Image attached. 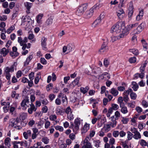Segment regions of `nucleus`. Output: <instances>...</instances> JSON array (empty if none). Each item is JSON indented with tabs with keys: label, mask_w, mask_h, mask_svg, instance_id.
Returning a JSON list of instances; mask_svg holds the SVG:
<instances>
[{
	"label": "nucleus",
	"mask_w": 148,
	"mask_h": 148,
	"mask_svg": "<svg viewBox=\"0 0 148 148\" xmlns=\"http://www.w3.org/2000/svg\"><path fill=\"white\" fill-rule=\"evenodd\" d=\"M17 41L20 45L22 46V49L23 50L22 52V55H26L28 53V51L27 50H25L26 48L27 49H29L31 45V44L29 43L26 44L28 41L27 37H25L23 39H22L21 37H18V38Z\"/></svg>",
	"instance_id": "obj_1"
},
{
	"label": "nucleus",
	"mask_w": 148,
	"mask_h": 148,
	"mask_svg": "<svg viewBox=\"0 0 148 148\" xmlns=\"http://www.w3.org/2000/svg\"><path fill=\"white\" fill-rule=\"evenodd\" d=\"M99 4H97L94 6L89 10L87 11L85 14V17L86 18H90L92 15L93 12H95L96 10L99 9Z\"/></svg>",
	"instance_id": "obj_2"
},
{
	"label": "nucleus",
	"mask_w": 148,
	"mask_h": 148,
	"mask_svg": "<svg viewBox=\"0 0 148 148\" xmlns=\"http://www.w3.org/2000/svg\"><path fill=\"white\" fill-rule=\"evenodd\" d=\"M87 6V4L86 3L80 5L76 11V14L79 16L82 15L86 9Z\"/></svg>",
	"instance_id": "obj_3"
},
{
	"label": "nucleus",
	"mask_w": 148,
	"mask_h": 148,
	"mask_svg": "<svg viewBox=\"0 0 148 148\" xmlns=\"http://www.w3.org/2000/svg\"><path fill=\"white\" fill-rule=\"evenodd\" d=\"M122 23L118 22L114 25H113L111 28V32L114 34H117L120 32L121 26Z\"/></svg>",
	"instance_id": "obj_4"
},
{
	"label": "nucleus",
	"mask_w": 148,
	"mask_h": 148,
	"mask_svg": "<svg viewBox=\"0 0 148 148\" xmlns=\"http://www.w3.org/2000/svg\"><path fill=\"white\" fill-rule=\"evenodd\" d=\"M65 112L67 114V118L70 121H72L74 119V115L73 114V111L70 107H67L65 109Z\"/></svg>",
	"instance_id": "obj_5"
},
{
	"label": "nucleus",
	"mask_w": 148,
	"mask_h": 148,
	"mask_svg": "<svg viewBox=\"0 0 148 148\" xmlns=\"http://www.w3.org/2000/svg\"><path fill=\"white\" fill-rule=\"evenodd\" d=\"M29 99L28 97H26L23 100L21 103V106L23 110H26L27 107H29L30 105Z\"/></svg>",
	"instance_id": "obj_6"
},
{
	"label": "nucleus",
	"mask_w": 148,
	"mask_h": 148,
	"mask_svg": "<svg viewBox=\"0 0 148 148\" xmlns=\"http://www.w3.org/2000/svg\"><path fill=\"white\" fill-rule=\"evenodd\" d=\"M31 18L29 16H23L22 18L21 25H25L28 27L31 21Z\"/></svg>",
	"instance_id": "obj_7"
},
{
	"label": "nucleus",
	"mask_w": 148,
	"mask_h": 148,
	"mask_svg": "<svg viewBox=\"0 0 148 148\" xmlns=\"http://www.w3.org/2000/svg\"><path fill=\"white\" fill-rule=\"evenodd\" d=\"M74 49V46L71 44H69L66 46H65L63 48V52L65 53L66 51L67 53H68L73 50Z\"/></svg>",
	"instance_id": "obj_8"
},
{
	"label": "nucleus",
	"mask_w": 148,
	"mask_h": 148,
	"mask_svg": "<svg viewBox=\"0 0 148 148\" xmlns=\"http://www.w3.org/2000/svg\"><path fill=\"white\" fill-rule=\"evenodd\" d=\"M123 27L122 29L121 33L119 35V38H123L126 37L129 33V31L130 30L127 27Z\"/></svg>",
	"instance_id": "obj_9"
},
{
	"label": "nucleus",
	"mask_w": 148,
	"mask_h": 148,
	"mask_svg": "<svg viewBox=\"0 0 148 148\" xmlns=\"http://www.w3.org/2000/svg\"><path fill=\"white\" fill-rule=\"evenodd\" d=\"M18 119H16L13 118L11 119L10 121L9 126L12 127L14 126V127L19 129V127L18 126H15L18 124Z\"/></svg>",
	"instance_id": "obj_10"
},
{
	"label": "nucleus",
	"mask_w": 148,
	"mask_h": 148,
	"mask_svg": "<svg viewBox=\"0 0 148 148\" xmlns=\"http://www.w3.org/2000/svg\"><path fill=\"white\" fill-rule=\"evenodd\" d=\"M146 25L145 22H143L134 31V34H139L143 30V27Z\"/></svg>",
	"instance_id": "obj_11"
},
{
	"label": "nucleus",
	"mask_w": 148,
	"mask_h": 148,
	"mask_svg": "<svg viewBox=\"0 0 148 148\" xmlns=\"http://www.w3.org/2000/svg\"><path fill=\"white\" fill-rule=\"evenodd\" d=\"M134 7L133 3L132 2H130L129 3V7L128 8V15L129 19H131L132 17V16L134 12Z\"/></svg>",
	"instance_id": "obj_12"
},
{
	"label": "nucleus",
	"mask_w": 148,
	"mask_h": 148,
	"mask_svg": "<svg viewBox=\"0 0 148 148\" xmlns=\"http://www.w3.org/2000/svg\"><path fill=\"white\" fill-rule=\"evenodd\" d=\"M58 97L59 98L62 97V101L64 104H66L67 103V98L66 95L63 92H60L58 95Z\"/></svg>",
	"instance_id": "obj_13"
},
{
	"label": "nucleus",
	"mask_w": 148,
	"mask_h": 148,
	"mask_svg": "<svg viewBox=\"0 0 148 148\" xmlns=\"http://www.w3.org/2000/svg\"><path fill=\"white\" fill-rule=\"evenodd\" d=\"M80 77H77L73 82L71 83L70 85L73 88L76 86H80V83H79V81L80 79Z\"/></svg>",
	"instance_id": "obj_14"
},
{
	"label": "nucleus",
	"mask_w": 148,
	"mask_h": 148,
	"mask_svg": "<svg viewBox=\"0 0 148 148\" xmlns=\"http://www.w3.org/2000/svg\"><path fill=\"white\" fill-rule=\"evenodd\" d=\"M47 38L45 37H43L41 38V44L42 48L43 50H47Z\"/></svg>",
	"instance_id": "obj_15"
},
{
	"label": "nucleus",
	"mask_w": 148,
	"mask_h": 148,
	"mask_svg": "<svg viewBox=\"0 0 148 148\" xmlns=\"http://www.w3.org/2000/svg\"><path fill=\"white\" fill-rule=\"evenodd\" d=\"M79 126L74 123L73 124H71L70 128L73 129L74 133L76 134L77 133L79 129Z\"/></svg>",
	"instance_id": "obj_16"
},
{
	"label": "nucleus",
	"mask_w": 148,
	"mask_h": 148,
	"mask_svg": "<svg viewBox=\"0 0 148 148\" xmlns=\"http://www.w3.org/2000/svg\"><path fill=\"white\" fill-rule=\"evenodd\" d=\"M29 106H30V108L28 109V112L29 114H31L32 113L33 111H36L37 108L35 107L33 103H31L29 105Z\"/></svg>",
	"instance_id": "obj_17"
},
{
	"label": "nucleus",
	"mask_w": 148,
	"mask_h": 148,
	"mask_svg": "<svg viewBox=\"0 0 148 148\" xmlns=\"http://www.w3.org/2000/svg\"><path fill=\"white\" fill-rule=\"evenodd\" d=\"M108 50V47L105 44H103L99 51L100 53L102 54L104 52H107Z\"/></svg>",
	"instance_id": "obj_18"
},
{
	"label": "nucleus",
	"mask_w": 148,
	"mask_h": 148,
	"mask_svg": "<svg viewBox=\"0 0 148 148\" xmlns=\"http://www.w3.org/2000/svg\"><path fill=\"white\" fill-rule=\"evenodd\" d=\"M43 16V14H39L37 15L36 17V21L37 23L39 25L42 24V19Z\"/></svg>",
	"instance_id": "obj_19"
},
{
	"label": "nucleus",
	"mask_w": 148,
	"mask_h": 148,
	"mask_svg": "<svg viewBox=\"0 0 148 148\" xmlns=\"http://www.w3.org/2000/svg\"><path fill=\"white\" fill-rule=\"evenodd\" d=\"M112 122L110 124L111 125L112 127H115L117 124V121L116 120L117 119L116 118H115L114 116H112L110 118Z\"/></svg>",
	"instance_id": "obj_20"
},
{
	"label": "nucleus",
	"mask_w": 148,
	"mask_h": 148,
	"mask_svg": "<svg viewBox=\"0 0 148 148\" xmlns=\"http://www.w3.org/2000/svg\"><path fill=\"white\" fill-rule=\"evenodd\" d=\"M101 20L100 18L96 19L92 23V27L94 28L97 27L101 23Z\"/></svg>",
	"instance_id": "obj_21"
},
{
	"label": "nucleus",
	"mask_w": 148,
	"mask_h": 148,
	"mask_svg": "<svg viewBox=\"0 0 148 148\" xmlns=\"http://www.w3.org/2000/svg\"><path fill=\"white\" fill-rule=\"evenodd\" d=\"M90 128V124L86 123L82 130V133H85L87 132Z\"/></svg>",
	"instance_id": "obj_22"
},
{
	"label": "nucleus",
	"mask_w": 148,
	"mask_h": 148,
	"mask_svg": "<svg viewBox=\"0 0 148 148\" xmlns=\"http://www.w3.org/2000/svg\"><path fill=\"white\" fill-rule=\"evenodd\" d=\"M120 107L121 108L120 111L123 114H125L128 112V111L126 106L122 105L120 106Z\"/></svg>",
	"instance_id": "obj_23"
},
{
	"label": "nucleus",
	"mask_w": 148,
	"mask_h": 148,
	"mask_svg": "<svg viewBox=\"0 0 148 148\" xmlns=\"http://www.w3.org/2000/svg\"><path fill=\"white\" fill-rule=\"evenodd\" d=\"M32 130L33 133L32 136V139H34L36 138L37 136V133L38 132V130L36 128H33Z\"/></svg>",
	"instance_id": "obj_24"
},
{
	"label": "nucleus",
	"mask_w": 148,
	"mask_h": 148,
	"mask_svg": "<svg viewBox=\"0 0 148 148\" xmlns=\"http://www.w3.org/2000/svg\"><path fill=\"white\" fill-rule=\"evenodd\" d=\"M106 117L104 116L102 118H101V119L98 122L97 124L98 127H101L103 124L106 122Z\"/></svg>",
	"instance_id": "obj_25"
},
{
	"label": "nucleus",
	"mask_w": 148,
	"mask_h": 148,
	"mask_svg": "<svg viewBox=\"0 0 148 148\" xmlns=\"http://www.w3.org/2000/svg\"><path fill=\"white\" fill-rule=\"evenodd\" d=\"M144 14V11L143 9L140 11L139 13L137 15L136 18V19L137 21H139L142 19L143 18Z\"/></svg>",
	"instance_id": "obj_26"
},
{
	"label": "nucleus",
	"mask_w": 148,
	"mask_h": 148,
	"mask_svg": "<svg viewBox=\"0 0 148 148\" xmlns=\"http://www.w3.org/2000/svg\"><path fill=\"white\" fill-rule=\"evenodd\" d=\"M23 136L25 139H27L29 136H31L32 134L31 131L30 130H28L27 132L23 133Z\"/></svg>",
	"instance_id": "obj_27"
},
{
	"label": "nucleus",
	"mask_w": 148,
	"mask_h": 148,
	"mask_svg": "<svg viewBox=\"0 0 148 148\" xmlns=\"http://www.w3.org/2000/svg\"><path fill=\"white\" fill-rule=\"evenodd\" d=\"M9 49H6L5 48H3L0 50V53L3 55V56H5L9 52Z\"/></svg>",
	"instance_id": "obj_28"
},
{
	"label": "nucleus",
	"mask_w": 148,
	"mask_h": 148,
	"mask_svg": "<svg viewBox=\"0 0 148 148\" xmlns=\"http://www.w3.org/2000/svg\"><path fill=\"white\" fill-rule=\"evenodd\" d=\"M15 27L14 25H12L9 27L6 31L5 29L4 30L5 33H7L9 34L11 33L15 29Z\"/></svg>",
	"instance_id": "obj_29"
},
{
	"label": "nucleus",
	"mask_w": 148,
	"mask_h": 148,
	"mask_svg": "<svg viewBox=\"0 0 148 148\" xmlns=\"http://www.w3.org/2000/svg\"><path fill=\"white\" fill-rule=\"evenodd\" d=\"M111 125L106 124L104 125L102 129L106 133H107L111 130Z\"/></svg>",
	"instance_id": "obj_30"
},
{
	"label": "nucleus",
	"mask_w": 148,
	"mask_h": 148,
	"mask_svg": "<svg viewBox=\"0 0 148 148\" xmlns=\"http://www.w3.org/2000/svg\"><path fill=\"white\" fill-rule=\"evenodd\" d=\"M89 89V87L88 86H86L85 87H81L80 88V92L83 94H85L87 93Z\"/></svg>",
	"instance_id": "obj_31"
},
{
	"label": "nucleus",
	"mask_w": 148,
	"mask_h": 148,
	"mask_svg": "<svg viewBox=\"0 0 148 148\" xmlns=\"http://www.w3.org/2000/svg\"><path fill=\"white\" fill-rule=\"evenodd\" d=\"M132 87L134 91H136L139 88V86L137 83L135 82H133L132 83Z\"/></svg>",
	"instance_id": "obj_32"
},
{
	"label": "nucleus",
	"mask_w": 148,
	"mask_h": 148,
	"mask_svg": "<svg viewBox=\"0 0 148 148\" xmlns=\"http://www.w3.org/2000/svg\"><path fill=\"white\" fill-rule=\"evenodd\" d=\"M145 74L144 73L142 72L140 73H136L134 75V79H137L138 77L141 78L143 79L144 77Z\"/></svg>",
	"instance_id": "obj_33"
},
{
	"label": "nucleus",
	"mask_w": 148,
	"mask_h": 148,
	"mask_svg": "<svg viewBox=\"0 0 148 148\" xmlns=\"http://www.w3.org/2000/svg\"><path fill=\"white\" fill-rule=\"evenodd\" d=\"M82 121L83 120L81 119L80 118L77 117L75 119L74 123L80 126Z\"/></svg>",
	"instance_id": "obj_34"
},
{
	"label": "nucleus",
	"mask_w": 148,
	"mask_h": 148,
	"mask_svg": "<svg viewBox=\"0 0 148 148\" xmlns=\"http://www.w3.org/2000/svg\"><path fill=\"white\" fill-rule=\"evenodd\" d=\"M125 13L123 10L122 9H120L116 12V14L117 16L119 18H121L122 14Z\"/></svg>",
	"instance_id": "obj_35"
},
{
	"label": "nucleus",
	"mask_w": 148,
	"mask_h": 148,
	"mask_svg": "<svg viewBox=\"0 0 148 148\" xmlns=\"http://www.w3.org/2000/svg\"><path fill=\"white\" fill-rule=\"evenodd\" d=\"M33 57L32 55H31L27 58L26 61L24 62V65L25 66H27L29 63V62L32 60Z\"/></svg>",
	"instance_id": "obj_36"
},
{
	"label": "nucleus",
	"mask_w": 148,
	"mask_h": 148,
	"mask_svg": "<svg viewBox=\"0 0 148 148\" xmlns=\"http://www.w3.org/2000/svg\"><path fill=\"white\" fill-rule=\"evenodd\" d=\"M110 93L115 97L117 96L119 93L117 90L114 88H113L110 90Z\"/></svg>",
	"instance_id": "obj_37"
},
{
	"label": "nucleus",
	"mask_w": 148,
	"mask_h": 148,
	"mask_svg": "<svg viewBox=\"0 0 148 148\" xmlns=\"http://www.w3.org/2000/svg\"><path fill=\"white\" fill-rule=\"evenodd\" d=\"M14 71V66L13 65L10 68L6 67L5 68V72H12Z\"/></svg>",
	"instance_id": "obj_38"
},
{
	"label": "nucleus",
	"mask_w": 148,
	"mask_h": 148,
	"mask_svg": "<svg viewBox=\"0 0 148 148\" xmlns=\"http://www.w3.org/2000/svg\"><path fill=\"white\" fill-rule=\"evenodd\" d=\"M27 114L26 113L22 112L20 114L19 118L21 120H25L27 117Z\"/></svg>",
	"instance_id": "obj_39"
},
{
	"label": "nucleus",
	"mask_w": 148,
	"mask_h": 148,
	"mask_svg": "<svg viewBox=\"0 0 148 148\" xmlns=\"http://www.w3.org/2000/svg\"><path fill=\"white\" fill-rule=\"evenodd\" d=\"M53 17L51 16L46 21V24L47 26H49L53 22Z\"/></svg>",
	"instance_id": "obj_40"
},
{
	"label": "nucleus",
	"mask_w": 148,
	"mask_h": 148,
	"mask_svg": "<svg viewBox=\"0 0 148 148\" xmlns=\"http://www.w3.org/2000/svg\"><path fill=\"white\" fill-rule=\"evenodd\" d=\"M25 7L27 9V10L26 11L27 13H29V9L31 8L32 5V3L29 2H26L25 3Z\"/></svg>",
	"instance_id": "obj_41"
},
{
	"label": "nucleus",
	"mask_w": 148,
	"mask_h": 148,
	"mask_svg": "<svg viewBox=\"0 0 148 148\" xmlns=\"http://www.w3.org/2000/svg\"><path fill=\"white\" fill-rule=\"evenodd\" d=\"M128 144V141L127 140L121 142V145L124 148H131V146L127 145Z\"/></svg>",
	"instance_id": "obj_42"
},
{
	"label": "nucleus",
	"mask_w": 148,
	"mask_h": 148,
	"mask_svg": "<svg viewBox=\"0 0 148 148\" xmlns=\"http://www.w3.org/2000/svg\"><path fill=\"white\" fill-rule=\"evenodd\" d=\"M10 139L8 137L6 138L5 140V145L7 146L8 147L10 146Z\"/></svg>",
	"instance_id": "obj_43"
},
{
	"label": "nucleus",
	"mask_w": 148,
	"mask_h": 148,
	"mask_svg": "<svg viewBox=\"0 0 148 148\" xmlns=\"http://www.w3.org/2000/svg\"><path fill=\"white\" fill-rule=\"evenodd\" d=\"M129 121V119L125 117H121V122L123 124H127Z\"/></svg>",
	"instance_id": "obj_44"
},
{
	"label": "nucleus",
	"mask_w": 148,
	"mask_h": 148,
	"mask_svg": "<svg viewBox=\"0 0 148 148\" xmlns=\"http://www.w3.org/2000/svg\"><path fill=\"white\" fill-rule=\"evenodd\" d=\"M123 99L122 97H119L118 99V101L119 104V106H121L122 105H124V103L123 102Z\"/></svg>",
	"instance_id": "obj_45"
},
{
	"label": "nucleus",
	"mask_w": 148,
	"mask_h": 148,
	"mask_svg": "<svg viewBox=\"0 0 148 148\" xmlns=\"http://www.w3.org/2000/svg\"><path fill=\"white\" fill-rule=\"evenodd\" d=\"M42 141L45 144H47L49 143V139L46 137H44L42 138Z\"/></svg>",
	"instance_id": "obj_46"
},
{
	"label": "nucleus",
	"mask_w": 148,
	"mask_h": 148,
	"mask_svg": "<svg viewBox=\"0 0 148 148\" xmlns=\"http://www.w3.org/2000/svg\"><path fill=\"white\" fill-rule=\"evenodd\" d=\"M101 69L99 67L95 66L92 69V71L95 73H99Z\"/></svg>",
	"instance_id": "obj_47"
},
{
	"label": "nucleus",
	"mask_w": 148,
	"mask_h": 148,
	"mask_svg": "<svg viewBox=\"0 0 148 148\" xmlns=\"http://www.w3.org/2000/svg\"><path fill=\"white\" fill-rule=\"evenodd\" d=\"M130 96L131 98L133 100H135L137 97V95L136 93L133 92V91L130 93Z\"/></svg>",
	"instance_id": "obj_48"
},
{
	"label": "nucleus",
	"mask_w": 148,
	"mask_h": 148,
	"mask_svg": "<svg viewBox=\"0 0 148 148\" xmlns=\"http://www.w3.org/2000/svg\"><path fill=\"white\" fill-rule=\"evenodd\" d=\"M132 91V90L131 88H129L127 90H125L123 93L124 96H128L129 93H131Z\"/></svg>",
	"instance_id": "obj_49"
},
{
	"label": "nucleus",
	"mask_w": 148,
	"mask_h": 148,
	"mask_svg": "<svg viewBox=\"0 0 148 148\" xmlns=\"http://www.w3.org/2000/svg\"><path fill=\"white\" fill-rule=\"evenodd\" d=\"M111 41L112 42H114L115 41L121 38H119V36H112L111 37Z\"/></svg>",
	"instance_id": "obj_50"
},
{
	"label": "nucleus",
	"mask_w": 148,
	"mask_h": 148,
	"mask_svg": "<svg viewBox=\"0 0 148 148\" xmlns=\"http://www.w3.org/2000/svg\"><path fill=\"white\" fill-rule=\"evenodd\" d=\"M113 110H116L119 108V106L116 104L113 103L112 104L111 107V108Z\"/></svg>",
	"instance_id": "obj_51"
},
{
	"label": "nucleus",
	"mask_w": 148,
	"mask_h": 148,
	"mask_svg": "<svg viewBox=\"0 0 148 148\" xmlns=\"http://www.w3.org/2000/svg\"><path fill=\"white\" fill-rule=\"evenodd\" d=\"M127 138L128 140H131L133 137V134L131 132L128 131L127 132Z\"/></svg>",
	"instance_id": "obj_52"
},
{
	"label": "nucleus",
	"mask_w": 148,
	"mask_h": 148,
	"mask_svg": "<svg viewBox=\"0 0 148 148\" xmlns=\"http://www.w3.org/2000/svg\"><path fill=\"white\" fill-rule=\"evenodd\" d=\"M55 129L57 130H59V131L62 132L64 130V128L63 127L60 126L56 125L55 126Z\"/></svg>",
	"instance_id": "obj_53"
},
{
	"label": "nucleus",
	"mask_w": 148,
	"mask_h": 148,
	"mask_svg": "<svg viewBox=\"0 0 148 148\" xmlns=\"http://www.w3.org/2000/svg\"><path fill=\"white\" fill-rule=\"evenodd\" d=\"M141 42L143 45V48L147 49L148 47V44L144 39L141 40Z\"/></svg>",
	"instance_id": "obj_54"
},
{
	"label": "nucleus",
	"mask_w": 148,
	"mask_h": 148,
	"mask_svg": "<svg viewBox=\"0 0 148 148\" xmlns=\"http://www.w3.org/2000/svg\"><path fill=\"white\" fill-rule=\"evenodd\" d=\"M133 138L136 140L140 139L141 138V136L140 133L138 132L135 135H134L133 136Z\"/></svg>",
	"instance_id": "obj_55"
},
{
	"label": "nucleus",
	"mask_w": 148,
	"mask_h": 148,
	"mask_svg": "<svg viewBox=\"0 0 148 148\" xmlns=\"http://www.w3.org/2000/svg\"><path fill=\"white\" fill-rule=\"evenodd\" d=\"M130 51L133 54L136 55H138V51L137 49H131L130 50Z\"/></svg>",
	"instance_id": "obj_56"
},
{
	"label": "nucleus",
	"mask_w": 148,
	"mask_h": 148,
	"mask_svg": "<svg viewBox=\"0 0 148 148\" xmlns=\"http://www.w3.org/2000/svg\"><path fill=\"white\" fill-rule=\"evenodd\" d=\"M138 25V24L137 23H136L134 24H132L130 25H128L127 27H128L129 29L130 30L132 28H133L136 27Z\"/></svg>",
	"instance_id": "obj_57"
},
{
	"label": "nucleus",
	"mask_w": 148,
	"mask_h": 148,
	"mask_svg": "<svg viewBox=\"0 0 148 148\" xmlns=\"http://www.w3.org/2000/svg\"><path fill=\"white\" fill-rule=\"evenodd\" d=\"M139 143L142 146H145L147 145V143L143 139L140 140L139 141Z\"/></svg>",
	"instance_id": "obj_58"
},
{
	"label": "nucleus",
	"mask_w": 148,
	"mask_h": 148,
	"mask_svg": "<svg viewBox=\"0 0 148 148\" xmlns=\"http://www.w3.org/2000/svg\"><path fill=\"white\" fill-rule=\"evenodd\" d=\"M84 141L86 143V144L85 145H86L87 148H91L92 147V146L91 143L88 141L87 140H85Z\"/></svg>",
	"instance_id": "obj_59"
},
{
	"label": "nucleus",
	"mask_w": 148,
	"mask_h": 148,
	"mask_svg": "<svg viewBox=\"0 0 148 148\" xmlns=\"http://www.w3.org/2000/svg\"><path fill=\"white\" fill-rule=\"evenodd\" d=\"M56 95L53 94H50L48 96L49 100L51 101H53Z\"/></svg>",
	"instance_id": "obj_60"
},
{
	"label": "nucleus",
	"mask_w": 148,
	"mask_h": 148,
	"mask_svg": "<svg viewBox=\"0 0 148 148\" xmlns=\"http://www.w3.org/2000/svg\"><path fill=\"white\" fill-rule=\"evenodd\" d=\"M100 142L99 140H95L93 141V143L94 146L98 148L99 147V144Z\"/></svg>",
	"instance_id": "obj_61"
},
{
	"label": "nucleus",
	"mask_w": 148,
	"mask_h": 148,
	"mask_svg": "<svg viewBox=\"0 0 148 148\" xmlns=\"http://www.w3.org/2000/svg\"><path fill=\"white\" fill-rule=\"evenodd\" d=\"M131 125L134 126H137V123H136V120L134 118H133L131 119Z\"/></svg>",
	"instance_id": "obj_62"
},
{
	"label": "nucleus",
	"mask_w": 148,
	"mask_h": 148,
	"mask_svg": "<svg viewBox=\"0 0 148 148\" xmlns=\"http://www.w3.org/2000/svg\"><path fill=\"white\" fill-rule=\"evenodd\" d=\"M10 55L11 57L14 58L18 55V53L17 52L12 51L10 53Z\"/></svg>",
	"instance_id": "obj_63"
},
{
	"label": "nucleus",
	"mask_w": 148,
	"mask_h": 148,
	"mask_svg": "<svg viewBox=\"0 0 148 148\" xmlns=\"http://www.w3.org/2000/svg\"><path fill=\"white\" fill-rule=\"evenodd\" d=\"M142 105L145 108L148 107V103L145 100H143L142 102Z\"/></svg>",
	"instance_id": "obj_64"
}]
</instances>
